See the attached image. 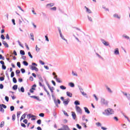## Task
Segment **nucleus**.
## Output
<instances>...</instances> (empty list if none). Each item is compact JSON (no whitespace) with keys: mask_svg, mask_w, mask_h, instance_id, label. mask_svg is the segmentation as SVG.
I'll return each instance as SVG.
<instances>
[{"mask_svg":"<svg viewBox=\"0 0 130 130\" xmlns=\"http://www.w3.org/2000/svg\"><path fill=\"white\" fill-rule=\"evenodd\" d=\"M114 111H113V109L109 108L108 109H106L105 112H103V114L104 115H110V114H113Z\"/></svg>","mask_w":130,"mask_h":130,"instance_id":"1","label":"nucleus"},{"mask_svg":"<svg viewBox=\"0 0 130 130\" xmlns=\"http://www.w3.org/2000/svg\"><path fill=\"white\" fill-rule=\"evenodd\" d=\"M101 104L103 105H106L107 106L108 105V102L105 100L104 98H102L101 101Z\"/></svg>","mask_w":130,"mask_h":130,"instance_id":"2","label":"nucleus"},{"mask_svg":"<svg viewBox=\"0 0 130 130\" xmlns=\"http://www.w3.org/2000/svg\"><path fill=\"white\" fill-rule=\"evenodd\" d=\"M76 110L77 112H78V113H79L80 114H82V113H83L82 111V109H81V108L78 106H76Z\"/></svg>","mask_w":130,"mask_h":130,"instance_id":"3","label":"nucleus"},{"mask_svg":"<svg viewBox=\"0 0 130 130\" xmlns=\"http://www.w3.org/2000/svg\"><path fill=\"white\" fill-rule=\"evenodd\" d=\"M69 103H70V99L69 98L63 102V104H64V106L68 105Z\"/></svg>","mask_w":130,"mask_h":130,"instance_id":"4","label":"nucleus"},{"mask_svg":"<svg viewBox=\"0 0 130 130\" xmlns=\"http://www.w3.org/2000/svg\"><path fill=\"white\" fill-rule=\"evenodd\" d=\"M30 98H32L33 99H36V100H38V101H42V100H40L38 96L36 95H31L30 96Z\"/></svg>","mask_w":130,"mask_h":130,"instance_id":"5","label":"nucleus"},{"mask_svg":"<svg viewBox=\"0 0 130 130\" xmlns=\"http://www.w3.org/2000/svg\"><path fill=\"white\" fill-rule=\"evenodd\" d=\"M72 116L74 120H76V119L77 118V115L76 114V113L75 112H72Z\"/></svg>","mask_w":130,"mask_h":130,"instance_id":"6","label":"nucleus"},{"mask_svg":"<svg viewBox=\"0 0 130 130\" xmlns=\"http://www.w3.org/2000/svg\"><path fill=\"white\" fill-rule=\"evenodd\" d=\"M84 109L86 113H87V114H90V111L89 110V109H88V108L84 107Z\"/></svg>","mask_w":130,"mask_h":130,"instance_id":"7","label":"nucleus"},{"mask_svg":"<svg viewBox=\"0 0 130 130\" xmlns=\"http://www.w3.org/2000/svg\"><path fill=\"white\" fill-rule=\"evenodd\" d=\"M46 84H47V86H48V88L49 89V90H50L51 93H52V94H53V90L51 89V87H50V85H49V83H48V82H47Z\"/></svg>","mask_w":130,"mask_h":130,"instance_id":"8","label":"nucleus"},{"mask_svg":"<svg viewBox=\"0 0 130 130\" xmlns=\"http://www.w3.org/2000/svg\"><path fill=\"white\" fill-rule=\"evenodd\" d=\"M102 42L105 45V46H108L109 45V43L108 42L104 41V40H102Z\"/></svg>","mask_w":130,"mask_h":130,"instance_id":"9","label":"nucleus"},{"mask_svg":"<svg viewBox=\"0 0 130 130\" xmlns=\"http://www.w3.org/2000/svg\"><path fill=\"white\" fill-rule=\"evenodd\" d=\"M0 112H2V113H5V109H4L3 106H2V104H0Z\"/></svg>","mask_w":130,"mask_h":130,"instance_id":"10","label":"nucleus"},{"mask_svg":"<svg viewBox=\"0 0 130 130\" xmlns=\"http://www.w3.org/2000/svg\"><path fill=\"white\" fill-rule=\"evenodd\" d=\"M114 54L116 55H118V54H119V50H118V48H116L115 49Z\"/></svg>","mask_w":130,"mask_h":130,"instance_id":"11","label":"nucleus"},{"mask_svg":"<svg viewBox=\"0 0 130 130\" xmlns=\"http://www.w3.org/2000/svg\"><path fill=\"white\" fill-rule=\"evenodd\" d=\"M85 9L86 10V13H88V14H91L92 13V11L91 10H90L89 8H88L87 7L85 6L84 7Z\"/></svg>","mask_w":130,"mask_h":130,"instance_id":"12","label":"nucleus"},{"mask_svg":"<svg viewBox=\"0 0 130 130\" xmlns=\"http://www.w3.org/2000/svg\"><path fill=\"white\" fill-rule=\"evenodd\" d=\"M60 37H61V39H62V40H64V41H66L67 44H69V43L68 42V40L64 38V37L63 36H62V35H61V36H60Z\"/></svg>","mask_w":130,"mask_h":130,"instance_id":"13","label":"nucleus"},{"mask_svg":"<svg viewBox=\"0 0 130 130\" xmlns=\"http://www.w3.org/2000/svg\"><path fill=\"white\" fill-rule=\"evenodd\" d=\"M66 94L68 97H73V93L70 92V91H67Z\"/></svg>","mask_w":130,"mask_h":130,"instance_id":"14","label":"nucleus"},{"mask_svg":"<svg viewBox=\"0 0 130 130\" xmlns=\"http://www.w3.org/2000/svg\"><path fill=\"white\" fill-rule=\"evenodd\" d=\"M67 125H62V128H59L58 130H66L67 129Z\"/></svg>","mask_w":130,"mask_h":130,"instance_id":"15","label":"nucleus"},{"mask_svg":"<svg viewBox=\"0 0 130 130\" xmlns=\"http://www.w3.org/2000/svg\"><path fill=\"white\" fill-rule=\"evenodd\" d=\"M30 39H31L32 41H34V34H33V32H31L30 34Z\"/></svg>","mask_w":130,"mask_h":130,"instance_id":"16","label":"nucleus"},{"mask_svg":"<svg viewBox=\"0 0 130 130\" xmlns=\"http://www.w3.org/2000/svg\"><path fill=\"white\" fill-rule=\"evenodd\" d=\"M106 88L107 91L109 92V93H112V90L108 86H106Z\"/></svg>","mask_w":130,"mask_h":130,"instance_id":"17","label":"nucleus"},{"mask_svg":"<svg viewBox=\"0 0 130 130\" xmlns=\"http://www.w3.org/2000/svg\"><path fill=\"white\" fill-rule=\"evenodd\" d=\"M3 44L5 46V47H9V44L7 43V42L5 41H3Z\"/></svg>","mask_w":130,"mask_h":130,"instance_id":"18","label":"nucleus"},{"mask_svg":"<svg viewBox=\"0 0 130 130\" xmlns=\"http://www.w3.org/2000/svg\"><path fill=\"white\" fill-rule=\"evenodd\" d=\"M25 118H26V114H24L22 115L20 118V121H22V120H23V119H25Z\"/></svg>","mask_w":130,"mask_h":130,"instance_id":"19","label":"nucleus"},{"mask_svg":"<svg viewBox=\"0 0 130 130\" xmlns=\"http://www.w3.org/2000/svg\"><path fill=\"white\" fill-rule=\"evenodd\" d=\"M36 90V89L35 87H31L29 90V92L30 93H34V91H35Z\"/></svg>","mask_w":130,"mask_h":130,"instance_id":"20","label":"nucleus"},{"mask_svg":"<svg viewBox=\"0 0 130 130\" xmlns=\"http://www.w3.org/2000/svg\"><path fill=\"white\" fill-rule=\"evenodd\" d=\"M74 104L76 106H78V105H80V101L76 100L74 102Z\"/></svg>","mask_w":130,"mask_h":130,"instance_id":"21","label":"nucleus"},{"mask_svg":"<svg viewBox=\"0 0 130 130\" xmlns=\"http://www.w3.org/2000/svg\"><path fill=\"white\" fill-rule=\"evenodd\" d=\"M69 86L71 87V88H74L75 87V84L73 82H70L69 83Z\"/></svg>","mask_w":130,"mask_h":130,"instance_id":"22","label":"nucleus"},{"mask_svg":"<svg viewBox=\"0 0 130 130\" xmlns=\"http://www.w3.org/2000/svg\"><path fill=\"white\" fill-rule=\"evenodd\" d=\"M12 89L13 90H17L18 89V85H14L13 87H12Z\"/></svg>","mask_w":130,"mask_h":130,"instance_id":"23","label":"nucleus"},{"mask_svg":"<svg viewBox=\"0 0 130 130\" xmlns=\"http://www.w3.org/2000/svg\"><path fill=\"white\" fill-rule=\"evenodd\" d=\"M60 89H61V90H66V89H67V87L64 85H60Z\"/></svg>","mask_w":130,"mask_h":130,"instance_id":"24","label":"nucleus"},{"mask_svg":"<svg viewBox=\"0 0 130 130\" xmlns=\"http://www.w3.org/2000/svg\"><path fill=\"white\" fill-rule=\"evenodd\" d=\"M22 63L24 66H25V67H27L29 64V63H28V62H27L26 61H23Z\"/></svg>","mask_w":130,"mask_h":130,"instance_id":"25","label":"nucleus"},{"mask_svg":"<svg viewBox=\"0 0 130 130\" xmlns=\"http://www.w3.org/2000/svg\"><path fill=\"white\" fill-rule=\"evenodd\" d=\"M20 53L21 55H25V51L21 50H20Z\"/></svg>","mask_w":130,"mask_h":130,"instance_id":"26","label":"nucleus"},{"mask_svg":"<svg viewBox=\"0 0 130 130\" xmlns=\"http://www.w3.org/2000/svg\"><path fill=\"white\" fill-rule=\"evenodd\" d=\"M122 37H123V38H125V39H127V40L129 39V37L125 35H123Z\"/></svg>","mask_w":130,"mask_h":130,"instance_id":"27","label":"nucleus"},{"mask_svg":"<svg viewBox=\"0 0 130 130\" xmlns=\"http://www.w3.org/2000/svg\"><path fill=\"white\" fill-rule=\"evenodd\" d=\"M114 18H117V19H120V17H119L118 14H115L113 15Z\"/></svg>","mask_w":130,"mask_h":130,"instance_id":"28","label":"nucleus"},{"mask_svg":"<svg viewBox=\"0 0 130 130\" xmlns=\"http://www.w3.org/2000/svg\"><path fill=\"white\" fill-rule=\"evenodd\" d=\"M20 71L22 74H25V73H26V70H25V69L22 68L20 69Z\"/></svg>","mask_w":130,"mask_h":130,"instance_id":"29","label":"nucleus"},{"mask_svg":"<svg viewBox=\"0 0 130 130\" xmlns=\"http://www.w3.org/2000/svg\"><path fill=\"white\" fill-rule=\"evenodd\" d=\"M48 6H50V7H53V6H54V3H50L47 4L46 7H48Z\"/></svg>","mask_w":130,"mask_h":130,"instance_id":"30","label":"nucleus"},{"mask_svg":"<svg viewBox=\"0 0 130 130\" xmlns=\"http://www.w3.org/2000/svg\"><path fill=\"white\" fill-rule=\"evenodd\" d=\"M13 83H14V84L17 83V79H16V77L13 78Z\"/></svg>","mask_w":130,"mask_h":130,"instance_id":"31","label":"nucleus"},{"mask_svg":"<svg viewBox=\"0 0 130 130\" xmlns=\"http://www.w3.org/2000/svg\"><path fill=\"white\" fill-rule=\"evenodd\" d=\"M20 91H21L22 93H24V92H25V88H24V87L22 86L20 88Z\"/></svg>","mask_w":130,"mask_h":130,"instance_id":"32","label":"nucleus"},{"mask_svg":"<svg viewBox=\"0 0 130 130\" xmlns=\"http://www.w3.org/2000/svg\"><path fill=\"white\" fill-rule=\"evenodd\" d=\"M15 110V107L14 106H10V111H14Z\"/></svg>","mask_w":130,"mask_h":130,"instance_id":"33","label":"nucleus"},{"mask_svg":"<svg viewBox=\"0 0 130 130\" xmlns=\"http://www.w3.org/2000/svg\"><path fill=\"white\" fill-rule=\"evenodd\" d=\"M4 125H5V121L1 122V123L0 124V127H4Z\"/></svg>","mask_w":130,"mask_h":130,"instance_id":"34","label":"nucleus"},{"mask_svg":"<svg viewBox=\"0 0 130 130\" xmlns=\"http://www.w3.org/2000/svg\"><path fill=\"white\" fill-rule=\"evenodd\" d=\"M76 126H77V128H78L79 129H82V126L81 125H80V124H77Z\"/></svg>","mask_w":130,"mask_h":130,"instance_id":"35","label":"nucleus"},{"mask_svg":"<svg viewBox=\"0 0 130 130\" xmlns=\"http://www.w3.org/2000/svg\"><path fill=\"white\" fill-rule=\"evenodd\" d=\"M81 94L83 96H85L86 98H88V96H87V93H85V92H84V91L81 92Z\"/></svg>","mask_w":130,"mask_h":130,"instance_id":"36","label":"nucleus"},{"mask_svg":"<svg viewBox=\"0 0 130 130\" xmlns=\"http://www.w3.org/2000/svg\"><path fill=\"white\" fill-rule=\"evenodd\" d=\"M15 76V72L14 71H12L11 74V78H14Z\"/></svg>","mask_w":130,"mask_h":130,"instance_id":"37","label":"nucleus"},{"mask_svg":"<svg viewBox=\"0 0 130 130\" xmlns=\"http://www.w3.org/2000/svg\"><path fill=\"white\" fill-rule=\"evenodd\" d=\"M30 69L32 71H35V69L36 68V67H35V66H30Z\"/></svg>","mask_w":130,"mask_h":130,"instance_id":"38","label":"nucleus"},{"mask_svg":"<svg viewBox=\"0 0 130 130\" xmlns=\"http://www.w3.org/2000/svg\"><path fill=\"white\" fill-rule=\"evenodd\" d=\"M28 56H29V57L30 58H33V56L32 55V54H31V52H28Z\"/></svg>","mask_w":130,"mask_h":130,"instance_id":"39","label":"nucleus"},{"mask_svg":"<svg viewBox=\"0 0 130 130\" xmlns=\"http://www.w3.org/2000/svg\"><path fill=\"white\" fill-rule=\"evenodd\" d=\"M15 119H16V115L15 114H13L12 115V120L13 121H15Z\"/></svg>","mask_w":130,"mask_h":130,"instance_id":"40","label":"nucleus"},{"mask_svg":"<svg viewBox=\"0 0 130 130\" xmlns=\"http://www.w3.org/2000/svg\"><path fill=\"white\" fill-rule=\"evenodd\" d=\"M62 112L63 113V114H64V115H66V116L69 117V115L68 114V113H67V112H66V111L63 110V111H62Z\"/></svg>","mask_w":130,"mask_h":130,"instance_id":"41","label":"nucleus"},{"mask_svg":"<svg viewBox=\"0 0 130 130\" xmlns=\"http://www.w3.org/2000/svg\"><path fill=\"white\" fill-rule=\"evenodd\" d=\"M87 18H88V19L89 20V21H90V22H93V20L92 19V17L89 16H87Z\"/></svg>","mask_w":130,"mask_h":130,"instance_id":"42","label":"nucleus"},{"mask_svg":"<svg viewBox=\"0 0 130 130\" xmlns=\"http://www.w3.org/2000/svg\"><path fill=\"white\" fill-rule=\"evenodd\" d=\"M54 102L57 107H58V104H57V102H56V100L54 99Z\"/></svg>","mask_w":130,"mask_h":130,"instance_id":"43","label":"nucleus"},{"mask_svg":"<svg viewBox=\"0 0 130 130\" xmlns=\"http://www.w3.org/2000/svg\"><path fill=\"white\" fill-rule=\"evenodd\" d=\"M17 66L18 68H19L20 69L21 68V62H17Z\"/></svg>","mask_w":130,"mask_h":130,"instance_id":"44","label":"nucleus"},{"mask_svg":"<svg viewBox=\"0 0 130 130\" xmlns=\"http://www.w3.org/2000/svg\"><path fill=\"white\" fill-rule=\"evenodd\" d=\"M6 76L8 78V81H10V76H9V73L7 72H6Z\"/></svg>","mask_w":130,"mask_h":130,"instance_id":"45","label":"nucleus"},{"mask_svg":"<svg viewBox=\"0 0 130 130\" xmlns=\"http://www.w3.org/2000/svg\"><path fill=\"white\" fill-rule=\"evenodd\" d=\"M96 54L97 56L99 57V58H101L102 59H103V58L102 57V56H101V55L98 54V53H96Z\"/></svg>","mask_w":130,"mask_h":130,"instance_id":"46","label":"nucleus"},{"mask_svg":"<svg viewBox=\"0 0 130 130\" xmlns=\"http://www.w3.org/2000/svg\"><path fill=\"white\" fill-rule=\"evenodd\" d=\"M36 50L37 52H39V51L40 50V48H38L37 45L36 46Z\"/></svg>","mask_w":130,"mask_h":130,"instance_id":"47","label":"nucleus"},{"mask_svg":"<svg viewBox=\"0 0 130 130\" xmlns=\"http://www.w3.org/2000/svg\"><path fill=\"white\" fill-rule=\"evenodd\" d=\"M1 38L2 39V40H5V39H6L5 36L3 34L1 35Z\"/></svg>","mask_w":130,"mask_h":130,"instance_id":"48","label":"nucleus"},{"mask_svg":"<svg viewBox=\"0 0 130 130\" xmlns=\"http://www.w3.org/2000/svg\"><path fill=\"white\" fill-rule=\"evenodd\" d=\"M23 122H24L25 124H27V123H28V120H27V119H25L23 120Z\"/></svg>","mask_w":130,"mask_h":130,"instance_id":"49","label":"nucleus"},{"mask_svg":"<svg viewBox=\"0 0 130 130\" xmlns=\"http://www.w3.org/2000/svg\"><path fill=\"white\" fill-rule=\"evenodd\" d=\"M51 11H56V7H54L50 8Z\"/></svg>","mask_w":130,"mask_h":130,"instance_id":"50","label":"nucleus"},{"mask_svg":"<svg viewBox=\"0 0 130 130\" xmlns=\"http://www.w3.org/2000/svg\"><path fill=\"white\" fill-rule=\"evenodd\" d=\"M0 59H2V60H5V57L3 56V55L0 54Z\"/></svg>","mask_w":130,"mask_h":130,"instance_id":"51","label":"nucleus"},{"mask_svg":"<svg viewBox=\"0 0 130 130\" xmlns=\"http://www.w3.org/2000/svg\"><path fill=\"white\" fill-rule=\"evenodd\" d=\"M39 61L40 63H41V64H42V66H44V64H45V63L43 61L40 60Z\"/></svg>","mask_w":130,"mask_h":130,"instance_id":"52","label":"nucleus"},{"mask_svg":"<svg viewBox=\"0 0 130 130\" xmlns=\"http://www.w3.org/2000/svg\"><path fill=\"white\" fill-rule=\"evenodd\" d=\"M39 115L41 117H44V113H40Z\"/></svg>","mask_w":130,"mask_h":130,"instance_id":"53","label":"nucleus"},{"mask_svg":"<svg viewBox=\"0 0 130 130\" xmlns=\"http://www.w3.org/2000/svg\"><path fill=\"white\" fill-rule=\"evenodd\" d=\"M38 124H41V119H39L37 121Z\"/></svg>","mask_w":130,"mask_h":130,"instance_id":"54","label":"nucleus"},{"mask_svg":"<svg viewBox=\"0 0 130 130\" xmlns=\"http://www.w3.org/2000/svg\"><path fill=\"white\" fill-rule=\"evenodd\" d=\"M56 82H57L58 83H62V82L60 80V79H59V78H56Z\"/></svg>","mask_w":130,"mask_h":130,"instance_id":"55","label":"nucleus"},{"mask_svg":"<svg viewBox=\"0 0 130 130\" xmlns=\"http://www.w3.org/2000/svg\"><path fill=\"white\" fill-rule=\"evenodd\" d=\"M0 81L3 82V81H5V77H0Z\"/></svg>","mask_w":130,"mask_h":130,"instance_id":"56","label":"nucleus"},{"mask_svg":"<svg viewBox=\"0 0 130 130\" xmlns=\"http://www.w3.org/2000/svg\"><path fill=\"white\" fill-rule=\"evenodd\" d=\"M21 73V71L20 70H16V75H19Z\"/></svg>","mask_w":130,"mask_h":130,"instance_id":"57","label":"nucleus"},{"mask_svg":"<svg viewBox=\"0 0 130 130\" xmlns=\"http://www.w3.org/2000/svg\"><path fill=\"white\" fill-rule=\"evenodd\" d=\"M21 113V112H19V113L17 112V118H19V117H20V115Z\"/></svg>","mask_w":130,"mask_h":130,"instance_id":"58","label":"nucleus"},{"mask_svg":"<svg viewBox=\"0 0 130 130\" xmlns=\"http://www.w3.org/2000/svg\"><path fill=\"white\" fill-rule=\"evenodd\" d=\"M2 107H3V108H4V109H6L7 108V106L4 104H1Z\"/></svg>","mask_w":130,"mask_h":130,"instance_id":"59","label":"nucleus"},{"mask_svg":"<svg viewBox=\"0 0 130 130\" xmlns=\"http://www.w3.org/2000/svg\"><path fill=\"white\" fill-rule=\"evenodd\" d=\"M5 100H6V102H9V96H5Z\"/></svg>","mask_w":130,"mask_h":130,"instance_id":"60","label":"nucleus"},{"mask_svg":"<svg viewBox=\"0 0 130 130\" xmlns=\"http://www.w3.org/2000/svg\"><path fill=\"white\" fill-rule=\"evenodd\" d=\"M0 89L1 90H3V89H4V84H0Z\"/></svg>","mask_w":130,"mask_h":130,"instance_id":"61","label":"nucleus"},{"mask_svg":"<svg viewBox=\"0 0 130 130\" xmlns=\"http://www.w3.org/2000/svg\"><path fill=\"white\" fill-rule=\"evenodd\" d=\"M21 126L22 127H26V125L24 123H21Z\"/></svg>","mask_w":130,"mask_h":130,"instance_id":"62","label":"nucleus"},{"mask_svg":"<svg viewBox=\"0 0 130 130\" xmlns=\"http://www.w3.org/2000/svg\"><path fill=\"white\" fill-rule=\"evenodd\" d=\"M7 69V67L4 64L2 65V70H6Z\"/></svg>","mask_w":130,"mask_h":130,"instance_id":"63","label":"nucleus"},{"mask_svg":"<svg viewBox=\"0 0 130 130\" xmlns=\"http://www.w3.org/2000/svg\"><path fill=\"white\" fill-rule=\"evenodd\" d=\"M56 114H57V113H56V112H55V111H54V112H53V116H54V117H55V118H56Z\"/></svg>","mask_w":130,"mask_h":130,"instance_id":"64","label":"nucleus"}]
</instances>
